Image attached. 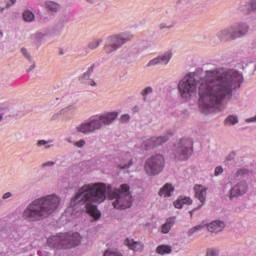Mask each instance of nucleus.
<instances>
[{"label":"nucleus","instance_id":"obj_1","mask_svg":"<svg viewBox=\"0 0 256 256\" xmlns=\"http://www.w3.org/2000/svg\"><path fill=\"white\" fill-rule=\"evenodd\" d=\"M198 105L202 113H211V109L219 107L225 97H231L233 91L241 85V75L237 72H227L223 69L208 70L203 78L199 71L187 74L178 84V91L182 99L189 101L197 95Z\"/></svg>","mask_w":256,"mask_h":256},{"label":"nucleus","instance_id":"obj_23","mask_svg":"<svg viewBox=\"0 0 256 256\" xmlns=\"http://www.w3.org/2000/svg\"><path fill=\"white\" fill-rule=\"evenodd\" d=\"M22 17L26 23H32V21H35V14L29 10L24 11Z\"/></svg>","mask_w":256,"mask_h":256},{"label":"nucleus","instance_id":"obj_39","mask_svg":"<svg viewBox=\"0 0 256 256\" xmlns=\"http://www.w3.org/2000/svg\"><path fill=\"white\" fill-rule=\"evenodd\" d=\"M251 11H256V0H252L250 3Z\"/></svg>","mask_w":256,"mask_h":256},{"label":"nucleus","instance_id":"obj_37","mask_svg":"<svg viewBox=\"0 0 256 256\" xmlns=\"http://www.w3.org/2000/svg\"><path fill=\"white\" fill-rule=\"evenodd\" d=\"M238 175H247V173H249V170H247L246 168L240 169L238 170Z\"/></svg>","mask_w":256,"mask_h":256},{"label":"nucleus","instance_id":"obj_4","mask_svg":"<svg viewBox=\"0 0 256 256\" xmlns=\"http://www.w3.org/2000/svg\"><path fill=\"white\" fill-rule=\"evenodd\" d=\"M129 189L127 184H122L118 189L109 192V199L114 200L112 202L114 209H129L133 205V196Z\"/></svg>","mask_w":256,"mask_h":256},{"label":"nucleus","instance_id":"obj_44","mask_svg":"<svg viewBox=\"0 0 256 256\" xmlns=\"http://www.w3.org/2000/svg\"><path fill=\"white\" fill-rule=\"evenodd\" d=\"M9 197H11V193L7 192L3 195L2 199H9Z\"/></svg>","mask_w":256,"mask_h":256},{"label":"nucleus","instance_id":"obj_2","mask_svg":"<svg viewBox=\"0 0 256 256\" xmlns=\"http://www.w3.org/2000/svg\"><path fill=\"white\" fill-rule=\"evenodd\" d=\"M106 193L107 186L104 183L85 184L74 196V201L86 203V213L97 221L101 213L93 203H103L107 199Z\"/></svg>","mask_w":256,"mask_h":256},{"label":"nucleus","instance_id":"obj_35","mask_svg":"<svg viewBox=\"0 0 256 256\" xmlns=\"http://www.w3.org/2000/svg\"><path fill=\"white\" fill-rule=\"evenodd\" d=\"M68 109H62L58 114H55L53 116V119H57V117H59V115H65V113H67Z\"/></svg>","mask_w":256,"mask_h":256},{"label":"nucleus","instance_id":"obj_50","mask_svg":"<svg viewBox=\"0 0 256 256\" xmlns=\"http://www.w3.org/2000/svg\"><path fill=\"white\" fill-rule=\"evenodd\" d=\"M190 215H193V211H190Z\"/></svg>","mask_w":256,"mask_h":256},{"label":"nucleus","instance_id":"obj_38","mask_svg":"<svg viewBox=\"0 0 256 256\" xmlns=\"http://www.w3.org/2000/svg\"><path fill=\"white\" fill-rule=\"evenodd\" d=\"M223 173V168L221 166L216 167L215 175H221Z\"/></svg>","mask_w":256,"mask_h":256},{"label":"nucleus","instance_id":"obj_41","mask_svg":"<svg viewBox=\"0 0 256 256\" xmlns=\"http://www.w3.org/2000/svg\"><path fill=\"white\" fill-rule=\"evenodd\" d=\"M232 159H235V153H230L228 156H227V158H226V160L227 161H232Z\"/></svg>","mask_w":256,"mask_h":256},{"label":"nucleus","instance_id":"obj_25","mask_svg":"<svg viewBox=\"0 0 256 256\" xmlns=\"http://www.w3.org/2000/svg\"><path fill=\"white\" fill-rule=\"evenodd\" d=\"M101 43H103V39H94L88 43V49L93 51V50L97 49V47H99V45H101Z\"/></svg>","mask_w":256,"mask_h":256},{"label":"nucleus","instance_id":"obj_11","mask_svg":"<svg viewBox=\"0 0 256 256\" xmlns=\"http://www.w3.org/2000/svg\"><path fill=\"white\" fill-rule=\"evenodd\" d=\"M246 193L247 183L240 182L230 190V199H235V197H241V195H245Z\"/></svg>","mask_w":256,"mask_h":256},{"label":"nucleus","instance_id":"obj_43","mask_svg":"<svg viewBox=\"0 0 256 256\" xmlns=\"http://www.w3.org/2000/svg\"><path fill=\"white\" fill-rule=\"evenodd\" d=\"M37 145H38L39 147H41V146H43V145H47V141H45V140H40V141H38Z\"/></svg>","mask_w":256,"mask_h":256},{"label":"nucleus","instance_id":"obj_40","mask_svg":"<svg viewBox=\"0 0 256 256\" xmlns=\"http://www.w3.org/2000/svg\"><path fill=\"white\" fill-rule=\"evenodd\" d=\"M55 165V162H46L42 164V167H53Z\"/></svg>","mask_w":256,"mask_h":256},{"label":"nucleus","instance_id":"obj_5","mask_svg":"<svg viewBox=\"0 0 256 256\" xmlns=\"http://www.w3.org/2000/svg\"><path fill=\"white\" fill-rule=\"evenodd\" d=\"M49 247L56 249H73L81 244V235L79 233H66L60 236H51L47 240Z\"/></svg>","mask_w":256,"mask_h":256},{"label":"nucleus","instance_id":"obj_42","mask_svg":"<svg viewBox=\"0 0 256 256\" xmlns=\"http://www.w3.org/2000/svg\"><path fill=\"white\" fill-rule=\"evenodd\" d=\"M11 2V4H6V9H9V7H11V5H15V3H17V0H9Z\"/></svg>","mask_w":256,"mask_h":256},{"label":"nucleus","instance_id":"obj_12","mask_svg":"<svg viewBox=\"0 0 256 256\" xmlns=\"http://www.w3.org/2000/svg\"><path fill=\"white\" fill-rule=\"evenodd\" d=\"M171 57H173V53L166 52L165 54L150 60L148 63V67H151L153 65H167V63L171 61Z\"/></svg>","mask_w":256,"mask_h":256},{"label":"nucleus","instance_id":"obj_21","mask_svg":"<svg viewBox=\"0 0 256 256\" xmlns=\"http://www.w3.org/2000/svg\"><path fill=\"white\" fill-rule=\"evenodd\" d=\"M175 223V218H169L167 219L166 223L162 225V233L167 234L169 231H171V227Z\"/></svg>","mask_w":256,"mask_h":256},{"label":"nucleus","instance_id":"obj_27","mask_svg":"<svg viewBox=\"0 0 256 256\" xmlns=\"http://www.w3.org/2000/svg\"><path fill=\"white\" fill-rule=\"evenodd\" d=\"M153 93V88L151 86L146 87L144 90L141 91L142 97H144V101H147V96Z\"/></svg>","mask_w":256,"mask_h":256},{"label":"nucleus","instance_id":"obj_46","mask_svg":"<svg viewBox=\"0 0 256 256\" xmlns=\"http://www.w3.org/2000/svg\"><path fill=\"white\" fill-rule=\"evenodd\" d=\"M3 11H5V7L0 6V13H3Z\"/></svg>","mask_w":256,"mask_h":256},{"label":"nucleus","instance_id":"obj_22","mask_svg":"<svg viewBox=\"0 0 256 256\" xmlns=\"http://www.w3.org/2000/svg\"><path fill=\"white\" fill-rule=\"evenodd\" d=\"M156 253H158L159 255H169V253H171V246L160 245L156 248Z\"/></svg>","mask_w":256,"mask_h":256},{"label":"nucleus","instance_id":"obj_47","mask_svg":"<svg viewBox=\"0 0 256 256\" xmlns=\"http://www.w3.org/2000/svg\"><path fill=\"white\" fill-rule=\"evenodd\" d=\"M33 69H35V64L31 66L30 71H33Z\"/></svg>","mask_w":256,"mask_h":256},{"label":"nucleus","instance_id":"obj_15","mask_svg":"<svg viewBox=\"0 0 256 256\" xmlns=\"http://www.w3.org/2000/svg\"><path fill=\"white\" fill-rule=\"evenodd\" d=\"M117 115H118L117 112H110V113L101 115L99 119L101 123H103L104 125H111V123L117 119Z\"/></svg>","mask_w":256,"mask_h":256},{"label":"nucleus","instance_id":"obj_31","mask_svg":"<svg viewBox=\"0 0 256 256\" xmlns=\"http://www.w3.org/2000/svg\"><path fill=\"white\" fill-rule=\"evenodd\" d=\"M219 255V250L215 248H210L207 250L206 256H218Z\"/></svg>","mask_w":256,"mask_h":256},{"label":"nucleus","instance_id":"obj_34","mask_svg":"<svg viewBox=\"0 0 256 256\" xmlns=\"http://www.w3.org/2000/svg\"><path fill=\"white\" fill-rule=\"evenodd\" d=\"M21 53L24 55V57H26L28 59V61H31V54H29V52H27V49L22 48Z\"/></svg>","mask_w":256,"mask_h":256},{"label":"nucleus","instance_id":"obj_18","mask_svg":"<svg viewBox=\"0 0 256 256\" xmlns=\"http://www.w3.org/2000/svg\"><path fill=\"white\" fill-rule=\"evenodd\" d=\"M193 203V200L189 197H179L175 202H174V207L176 209H183L184 205H191Z\"/></svg>","mask_w":256,"mask_h":256},{"label":"nucleus","instance_id":"obj_9","mask_svg":"<svg viewBox=\"0 0 256 256\" xmlns=\"http://www.w3.org/2000/svg\"><path fill=\"white\" fill-rule=\"evenodd\" d=\"M163 167H165V158L161 154H156L146 161L144 169L148 175H159Z\"/></svg>","mask_w":256,"mask_h":256},{"label":"nucleus","instance_id":"obj_6","mask_svg":"<svg viewBox=\"0 0 256 256\" xmlns=\"http://www.w3.org/2000/svg\"><path fill=\"white\" fill-rule=\"evenodd\" d=\"M249 26L245 23L235 24L228 29H224L218 33V37L221 41H231L233 39H239L243 35H247Z\"/></svg>","mask_w":256,"mask_h":256},{"label":"nucleus","instance_id":"obj_48","mask_svg":"<svg viewBox=\"0 0 256 256\" xmlns=\"http://www.w3.org/2000/svg\"><path fill=\"white\" fill-rule=\"evenodd\" d=\"M88 1V3H93V0H87Z\"/></svg>","mask_w":256,"mask_h":256},{"label":"nucleus","instance_id":"obj_24","mask_svg":"<svg viewBox=\"0 0 256 256\" xmlns=\"http://www.w3.org/2000/svg\"><path fill=\"white\" fill-rule=\"evenodd\" d=\"M90 129L93 133V131H97V129H101L102 124H101V119H92L90 122Z\"/></svg>","mask_w":256,"mask_h":256},{"label":"nucleus","instance_id":"obj_30","mask_svg":"<svg viewBox=\"0 0 256 256\" xmlns=\"http://www.w3.org/2000/svg\"><path fill=\"white\" fill-rule=\"evenodd\" d=\"M203 225L194 226L192 229L189 230L188 235H193V233H197V231H201L203 229Z\"/></svg>","mask_w":256,"mask_h":256},{"label":"nucleus","instance_id":"obj_7","mask_svg":"<svg viewBox=\"0 0 256 256\" xmlns=\"http://www.w3.org/2000/svg\"><path fill=\"white\" fill-rule=\"evenodd\" d=\"M131 39H133L131 33L115 34L108 37L104 47L105 53H113V51H117L119 47H123V45L128 43V41H131Z\"/></svg>","mask_w":256,"mask_h":256},{"label":"nucleus","instance_id":"obj_17","mask_svg":"<svg viewBox=\"0 0 256 256\" xmlns=\"http://www.w3.org/2000/svg\"><path fill=\"white\" fill-rule=\"evenodd\" d=\"M124 244L132 251H143V244L141 242H135L129 238L124 241Z\"/></svg>","mask_w":256,"mask_h":256},{"label":"nucleus","instance_id":"obj_36","mask_svg":"<svg viewBox=\"0 0 256 256\" xmlns=\"http://www.w3.org/2000/svg\"><path fill=\"white\" fill-rule=\"evenodd\" d=\"M75 147H85V141L84 140H79L74 143Z\"/></svg>","mask_w":256,"mask_h":256},{"label":"nucleus","instance_id":"obj_13","mask_svg":"<svg viewBox=\"0 0 256 256\" xmlns=\"http://www.w3.org/2000/svg\"><path fill=\"white\" fill-rule=\"evenodd\" d=\"M194 191H195V197L196 199L200 200L201 205L199 207H203L205 204V200L207 197V188H205L202 185L196 184L194 186Z\"/></svg>","mask_w":256,"mask_h":256},{"label":"nucleus","instance_id":"obj_32","mask_svg":"<svg viewBox=\"0 0 256 256\" xmlns=\"http://www.w3.org/2000/svg\"><path fill=\"white\" fill-rule=\"evenodd\" d=\"M132 159L129 157L128 162L124 165L120 164L118 165L119 169H129V166L132 165Z\"/></svg>","mask_w":256,"mask_h":256},{"label":"nucleus","instance_id":"obj_45","mask_svg":"<svg viewBox=\"0 0 256 256\" xmlns=\"http://www.w3.org/2000/svg\"><path fill=\"white\" fill-rule=\"evenodd\" d=\"M248 121H249V122L256 121V116H255V117H253V118H250Z\"/></svg>","mask_w":256,"mask_h":256},{"label":"nucleus","instance_id":"obj_3","mask_svg":"<svg viewBox=\"0 0 256 256\" xmlns=\"http://www.w3.org/2000/svg\"><path fill=\"white\" fill-rule=\"evenodd\" d=\"M61 205V198L56 194L47 195L34 200L23 212V217L27 221H41L53 215Z\"/></svg>","mask_w":256,"mask_h":256},{"label":"nucleus","instance_id":"obj_10","mask_svg":"<svg viewBox=\"0 0 256 256\" xmlns=\"http://www.w3.org/2000/svg\"><path fill=\"white\" fill-rule=\"evenodd\" d=\"M169 141V136L152 137L144 142L146 149H153V147H159L163 143Z\"/></svg>","mask_w":256,"mask_h":256},{"label":"nucleus","instance_id":"obj_29","mask_svg":"<svg viewBox=\"0 0 256 256\" xmlns=\"http://www.w3.org/2000/svg\"><path fill=\"white\" fill-rule=\"evenodd\" d=\"M174 25L175 24L173 22L161 23L159 25V29H171Z\"/></svg>","mask_w":256,"mask_h":256},{"label":"nucleus","instance_id":"obj_16","mask_svg":"<svg viewBox=\"0 0 256 256\" xmlns=\"http://www.w3.org/2000/svg\"><path fill=\"white\" fill-rule=\"evenodd\" d=\"M92 73H93V66L88 68L87 72L84 73L83 77L81 78V81H82V83H85L86 85L95 87L97 85V83L95 82V80L90 79Z\"/></svg>","mask_w":256,"mask_h":256},{"label":"nucleus","instance_id":"obj_33","mask_svg":"<svg viewBox=\"0 0 256 256\" xmlns=\"http://www.w3.org/2000/svg\"><path fill=\"white\" fill-rule=\"evenodd\" d=\"M130 119H131V116H129V114H124L121 116L120 121L121 123H128Z\"/></svg>","mask_w":256,"mask_h":256},{"label":"nucleus","instance_id":"obj_20","mask_svg":"<svg viewBox=\"0 0 256 256\" xmlns=\"http://www.w3.org/2000/svg\"><path fill=\"white\" fill-rule=\"evenodd\" d=\"M76 129L79 133H92L90 122L82 123Z\"/></svg>","mask_w":256,"mask_h":256},{"label":"nucleus","instance_id":"obj_19","mask_svg":"<svg viewBox=\"0 0 256 256\" xmlns=\"http://www.w3.org/2000/svg\"><path fill=\"white\" fill-rule=\"evenodd\" d=\"M175 191L173 185L167 183L159 191L160 197H171V194Z\"/></svg>","mask_w":256,"mask_h":256},{"label":"nucleus","instance_id":"obj_14","mask_svg":"<svg viewBox=\"0 0 256 256\" xmlns=\"http://www.w3.org/2000/svg\"><path fill=\"white\" fill-rule=\"evenodd\" d=\"M207 229L210 231V233H221V231L225 229V223L215 220L207 225Z\"/></svg>","mask_w":256,"mask_h":256},{"label":"nucleus","instance_id":"obj_28","mask_svg":"<svg viewBox=\"0 0 256 256\" xmlns=\"http://www.w3.org/2000/svg\"><path fill=\"white\" fill-rule=\"evenodd\" d=\"M238 119L236 116H229L228 118H226L225 123L227 125H235V123H238Z\"/></svg>","mask_w":256,"mask_h":256},{"label":"nucleus","instance_id":"obj_49","mask_svg":"<svg viewBox=\"0 0 256 256\" xmlns=\"http://www.w3.org/2000/svg\"><path fill=\"white\" fill-rule=\"evenodd\" d=\"M3 119V116H0V121Z\"/></svg>","mask_w":256,"mask_h":256},{"label":"nucleus","instance_id":"obj_26","mask_svg":"<svg viewBox=\"0 0 256 256\" xmlns=\"http://www.w3.org/2000/svg\"><path fill=\"white\" fill-rule=\"evenodd\" d=\"M46 7L49 9V11H53L54 13L59 11V4L55 2H46Z\"/></svg>","mask_w":256,"mask_h":256},{"label":"nucleus","instance_id":"obj_8","mask_svg":"<svg viewBox=\"0 0 256 256\" xmlns=\"http://www.w3.org/2000/svg\"><path fill=\"white\" fill-rule=\"evenodd\" d=\"M175 147L174 155L178 161H187L191 157V153H193V141L191 139L179 140Z\"/></svg>","mask_w":256,"mask_h":256}]
</instances>
